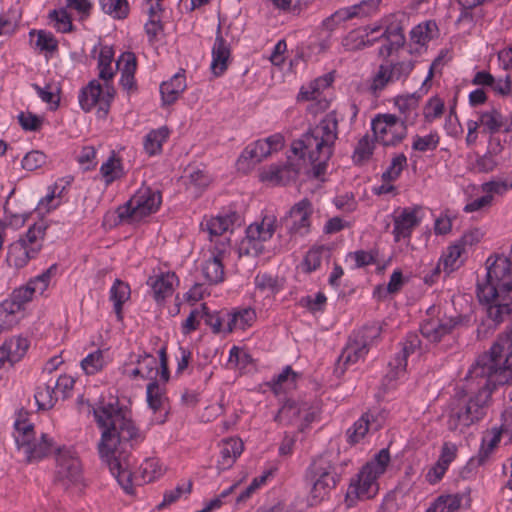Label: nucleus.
Here are the masks:
<instances>
[{
	"mask_svg": "<svg viewBox=\"0 0 512 512\" xmlns=\"http://www.w3.org/2000/svg\"><path fill=\"white\" fill-rule=\"evenodd\" d=\"M392 79L395 82H404L411 74L415 67V62L411 59L400 60L396 62H386Z\"/></svg>",
	"mask_w": 512,
	"mask_h": 512,
	"instance_id": "obj_59",
	"label": "nucleus"
},
{
	"mask_svg": "<svg viewBox=\"0 0 512 512\" xmlns=\"http://www.w3.org/2000/svg\"><path fill=\"white\" fill-rule=\"evenodd\" d=\"M465 253L464 248L455 241L443 251L438 263L446 274H450L463 265Z\"/></svg>",
	"mask_w": 512,
	"mask_h": 512,
	"instance_id": "obj_39",
	"label": "nucleus"
},
{
	"mask_svg": "<svg viewBox=\"0 0 512 512\" xmlns=\"http://www.w3.org/2000/svg\"><path fill=\"white\" fill-rule=\"evenodd\" d=\"M55 481L65 489L82 484V465L73 448L63 447L57 451Z\"/></svg>",
	"mask_w": 512,
	"mask_h": 512,
	"instance_id": "obj_12",
	"label": "nucleus"
},
{
	"mask_svg": "<svg viewBox=\"0 0 512 512\" xmlns=\"http://www.w3.org/2000/svg\"><path fill=\"white\" fill-rule=\"evenodd\" d=\"M48 22L58 33H71L75 30L72 22V15L57 0L56 7L49 11L47 15Z\"/></svg>",
	"mask_w": 512,
	"mask_h": 512,
	"instance_id": "obj_38",
	"label": "nucleus"
},
{
	"mask_svg": "<svg viewBox=\"0 0 512 512\" xmlns=\"http://www.w3.org/2000/svg\"><path fill=\"white\" fill-rule=\"evenodd\" d=\"M34 398L39 410H49L53 408L58 401L51 384H41L37 386Z\"/></svg>",
	"mask_w": 512,
	"mask_h": 512,
	"instance_id": "obj_56",
	"label": "nucleus"
},
{
	"mask_svg": "<svg viewBox=\"0 0 512 512\" xmlns=\"http://www.w3.org/2000/svg\"><path fill=\"white\" fill-rule=\"evenodd\" d=\"M166 467L161 463L158 458H147L139 467V483H149L159 479L164 475Z\"/></svg>",
	"mask_w": 512,
	"mask_h": 512,
	"instance_id": "obj_46",
	"label": "nucleus"
},
{
	"mask_svg": "<svg viewBox=\"0 0 512 512\" xmlns=\"http://www.w3.org/2000/svg\"><path fill=\"white\" fill-rule=\"evenodd\" d=\"M476 115L482 125V132L491 135L503 130L506 123V117L496 108L479 111Z\"/></svg>",
	"mask_w": 512,
	"mask_h": 512,
	"instance_id": "obj_42",
	"label": "nucleus"
},
{
	"mask_svg": "<svg viewBox=\"0 0 512 512\" xmlns=\"http://www.w3.org/2000/svg\"><path fill=\"white\" fill-rule=\"evenodd\" d=\"M381 2L382 0H362L354 5L340 8L323 20L322 25L332 31L347 20L369 16L377 12Z\"/></svg>",
	"mask_w": 512,
	"mask_h": 512,
	"instance_id": "obj_22",
	"label": "nucleus"
},
{
	"mask_svg": "<svg viewBox=\"0 0 512 512\" xmlns=\"http://www.w3.org/2000/svg\"><path fill=\"white\" fill-rule=\"evenodd\" d=\"M391 72L385 63H382L373 74L369 84V91L374 96H378L389 84L394 83Z\"/></svg>",
	"mask_w": 512,
	"mask_h": 512,
	"instance_id": "obj_54",
	"label": "nucleus"
},
{
	"mask_svg": "<svg viewBox=\"0 0 512 512\" xmlns=\"http://www.w3.org/2000/svg\"><path fill=\"white\" fill-rule=\"evenodd\" d=\"M14 438L16 445L28 462L38 461L47 456L52 447V439L47 434L35 436L33 424L27 418V412H18L14 421Z\"/></svg>",
	"mask_w": 512,
	"mask_h": 512,
	"instance_id": "obj_5",
	"label": "nucleus"
},
{
	"mask_svg": "<svg viewBox=\"0 0 512 512\" xmlns=\"http://www.w3.org/2000/svg\"><path fill=\"white\" fill-rule=\"evenodd\" d=\"M314 208L310 200L304 198L296 202L282 219V224L291 240L307 236L312 227Z\"/></svg>",
	"mask_w": 512,
	"mask_h": 512,
	"instance_id": "obj_14",
	"label": "nucleus"
},
{
	"mask_svg": "<svg viewBox=\"0 0 512 512\" xmlns=\"http://www.w3.org/2000/svg\"><path fill=\"white\" fill-rule=\"evenodd\" d=\"M238 215L235 211H222L216 216L204 217L201 221V230L208 234L210 246H214L222 239H229L226 233L232 228Z\"/></svg>",
	"mask_w": 512,
	"mask_h": 512,
	"instance_id": "obj_23",
	"label": "nucleus"
},
{
	"mask_svg": "<svg viewBox=\"0 0 512 512\" xmlns=\"http://www.w3.org/2000/svg\"><path fill=\"white\" fill-rule=\"evenodd\" d=\"M114 95L115 89L110 82L104 81L101 84L99 80L93 79L80 90L78 101L83 111L96 109L98 117L104 118L110 110Z\"/></svg>",
	"mask_w": 512,
	"mask_h": 512,
	"instance_id": "obj_10",
	"label": "nucleus"
},
{
	"mask_svg": "<svg viewBox=\"0 0 512 512\" xmlns=\"http://www.w3.org/2000/svg\"><path fill=\"white\" fill-rule=\"evenodd\" d=\"M312 484L310 490V503L315 505L324 500L330 491L336 486L338 479L326 478V480L310 481Z\"/></svg>",
	"mask_w": 512,
	"mask_h": 512,
	"instance_id": "obj_55",
	"label": "nucleus"
},
{
	"mask_svg": "<svg viewBox=\"0 0 512 512\" xmlns=\"http://www.w3.org/2000/svg\"><path fill=\"white\" fill-rule=\"evenodd\" d=\"M160 357V350L158 351ZM122 374L132 381L150 382L159 379L161 373L160 358L149 353H132L122 365Z\"/></svg>",
	"mask_w": 512,
	"mask_h": 512,
	"instance_id": "obj_13",
	"label": "nucleus"
},
{
	"mask_svg": "<svg viewBox=\"0 0 512 512\" xmlns=\"http://www.w3.org/2000/svg\"><path fill=\"white\" fill-rule=\"evenodd\" d=\"M283 147L284 137L280 133L272 134L248 144L238 157L236 164L238 171L250 172L256 165L279 152Z\"/></svg>",
	"mask_w": 512,
	"mask_h": 512,
	"instance_id": "obj_9",
	"label": "nucleus"
},
{
	"mask_svg": "<svg viewBox=\"0 0 512 512\" xmlns=\"http://www.w3.org/2000/svg\"><path fill=\"white\" fill-rule=\"evenodd\" d=\"M178 283V277L170 271L160 272L150 276L147 280V285L151 288L153 297L157 302H163L170 297Z\"/></svg>",
	"mask_w": 512,
	"mask_h": 512,
	"instance_id": "obj_26",
	"label": "nucleus"
},
{
	"mask_svg": "<svg viewBox=\"0 0 512 512\" xmlns=\"http://www.w3.org/2000/svg\"><path fill=\"white\" fill-rule=\"evenodd\" d=\"M389 463L388 449H381L351 478L346 493V502L349 506H353L358 500L371 499L378 494L379 478L386 472Z\"/></svg>",
	"mask_w": 512,
	"mask_h": 512,
	"instance_id": "obj_4",
	"label": "nucleus"
},
{
	"mask_svg": "<svg viewBox=\"0 0 512 512\" xmlns=\"http://www.w3.org/2000/svg\"><path fill=\"white\" fill-rule=\"evenodd\" d=\"M244 451V443L240 438L223 439L219 444L217 468L219 471L230 469Z\"/></svg>",
	"mask_w": 512,
	"mask_h": 512,
	"instance_id": "obj_27",
	"label": "nucleus"
},
{
	"mask_svg": "<svg viewBox=\"0 0 512 512\" xmlns=\"http://www.w3.org/2000/svg\"><path fill=\"white\" fill-rule=\"evenodd\" d=\"M307 476L309 481L326 480V478H337L335 467L328 455H321L313 460L309 466Z\"/></svg>",
	"mask_w": 512,
	"mask_h": 512,
	"instance_id": "obj_40",
	"label": "nucleus"
},
{
	"mask_svg": "<svg viewBox=\"0 0 512 512\" xmlns=\"http://www.w3.org/2000/svg\"><path fill=\"white\" fill-rule=\"evenodd\" d=\"M276 217L266 215L260 222L250 224L246 235L239 245L240 255H258L263 250V243L270 240L276 228Z\"/></svg>",
	"mask_w": 512,
	"mask_h": 512,
	"instance_id": "obj_15",
	"label": "nucleus"
},
{
	"mask_svg": "<svg viewBox=\"0 0 512 512\" xmlns=\"http://www.w3.org/2000/svg\"><path fill=\"white\" fill-rule=\"evenodd\" d=\"M162 203L159 190L141 186L131 198L116 210L120 222L138 223L156 213Z\"/></svg>",
	"mask_w": 512,
	"mask_h": 512,
	"instance_id": "obj_6",
	"label": "nucleus"
},
{
	"mask_svg": "<svg viewBox=\"0 0 512 512\" xmlns=\"http://www.w3.org/2000/svg\"><path fill=\"white\" fill-rule=\"evenodd\" d=\"M419 344L420 341L416 335L408 336L403 343L401 351L396 353L389 361L383 383L387 389L395 387L398 381L405 378L407 358L415 352Z\"/></svg>",
	"mask_w": 512,
	"mask_h": 512,
	"instance_id": "obj_20",
	"label": "nucleus"
},
{
	"mask_svg": "<svg viewBox=\"0 0 512 512\" xmlns=\"http://www.w3.org/2000/svg\"><path fill=\"white\" fill-rule=\"evenodd\" d=\"M160 364L161 373L159 379L150 382L146 390L147 403L154 414L152 421L156 424L164 423L168 412L164 385L168 382L170 373L165 348L160 349Z\"/></svg>",
	"mask_w": 512,
	"mask_h": 512,
	"instance_id": "obj_11",
	"label": "nucleus"
},
{
	"mask_svg": "<svg viewBox=\"0 0 512 512\" xmlns=\"http://www.w3.org/2000/svg\"><path fill=\"white\" fill-rule=\"evenodd\" d=\"M68 12L74 15L78 21H85L91 14L92 3L90 0H58Z\"/></svg>",
	"mask_w": 512,
	"mask_h": 512,
	"instance_id": "obj_57",
	"label": "nucleus"
},
{
	"mask_svg": "<svg viewBox=\"0 0 512 512\" xmlns=\"http://www.w3.org/2000/svg\"><path fill=\"white\" fill-rule=\"evenodd\" d=\"M338 137V119L334 111L291 145V154L285 163H274L259 171V180L267 185H284L295 179L308 165L320 176L331 158Z\"/></svg>",
	"mask_w": 512,
	"mask_h": 512,
	"instance_id": "obj_2",
	"label": "nucleus"
},
{
	"mask_svg": "<svg viewBox=\"0 0 512 512\" xmlns=\"http://www.w3.org/2000/svg\"><path fill=\"white\" fill-rule=\"evenodd\" d=\"M93 415L101 438L98 451L101 460L126 493L133 492V476L129 450L139 446L146 438L132 419V413L114 400L100 402L93 408Z\"/></svg>",
	"mask_w": 512,
	"mask_h": 512,
	"instance_id": "obj_1",
	"label": "nucleus"
},
{
	"mask_svg": "<svg viewBox=\"0 0 512 512\" xmlns=\"http://www.w3.org/2000/svg\"><path fill=\"white\" fill-rule=\"evenodd\" d=\"M211 53L212 60L210 64V69L215 77H219L227 70L231 59L230 45L223 38L219 30L216 35Z\"/></svg>",
	"mask_w": 512,
	"mask_h": 512,
	"instance_id": "obj_30",
	"label": "nucleus"
},
{
	"mask_svg": "<svg viewBox=\"0 0 512 512\" xmlns=\"http://www.w3.org/2000/svg\"><path fill=\"white\" fill-rule=\"evenodd\" d=\"M22 311L19 309V306L11 301L9 298L5 299L0 304V331L11 328L15 325Z\"/></svg>",
	"mask_w": 512,
	"mask_h": 512,
	"instance_id": "obj_50",
	"label": "nucleus"
},
{
	"mask_svg": "<svg viewBox=\"0 0 512 512\" xmlns=\"http://www.w3.org/2000/svg\"><path fill=\"white\" fill-rule=\"evenodd\" d=\"M29 45L37 53L52 55L58 50V40L54 34L44 29L29 31Z\"/></svg>",
	"mask_w": 512,
	"mask_h": 512,
	"instance_id": "obj_33",
	"label": "nucleus"
},
{
	"mask_svg": "<svg viewBox=\"0 0 512 512\" xmlns=\"http://www.w3.org/2000/svg\"><path fill=\"white\" fill-rule=\"evenodd\" d=\"M393 15L385 16L378 21L362 27L366 47L374 45L380 40L387 44L380 49L381 55H390L393 50L403 46L405 37L401 26L394 20Z\"/></svg>",
	"mask_w": 512,
	"mask_h": 512,
	"instance_id": "obj_8",
	"label": "nucleus"
},
{
	"mask_svg": "<svg viewBox=\"0 0 512 512\" xmlns=\"http://www.w3.org/2000/svg\"><path fill=\"white\" fill-rule=\"evenodd\" d=\"M373 415L371 413H365L362 415L348 430V438L351 443H358L370 429H378L379 424L372 422Z\"/></svg>",
	"mask_w": 512,
	"mask_h": 512,
	"instance_id": "obj_52",
	"label": "nucleus"
},
{
	"mask_svg": "<svg viewBox=\"0 0 512 512\" xmlns=\"http://www.w3.org/2000/svg\"><path fill=\"white\" fill-rule=\"evenodd\" d=\"M70 183V179L60 178L55 181L54 184L49 186L46 195L39 200L35 209L36 212L39 215H44L59 207L61 204L62 196Z\"/></svg>",
	"mask_w": 512,
	"mask_h": 512,
	"instance_id": "obj_29",
	"label": "nucleus"
},
{
	"mask_svg": "<svg viewBox=\"0 0 512 512\" xmlns=\"http://www.w3.org/2000/svg\"><path fill=\"white\" fill-rule=\"evenodd\" d=\"M424 210L419 205L397 208L393 212V236L396 242L411 237L413 230L421 223Z\"/></svg>",
	"mask_w": 512,
	"mask_h": 512,
	"instance_id": "obj_21",
	"label": "nucleus"
},
{
	"mask_svg": "<svg viewBox=\"0 0 512 512\" xmlns=\"http://www.w3.org/2000/svg\"><path fill=\"white\" fill-rule=\"evenodd\" d=\"M92 54H97V69L99 79L111 82L115 76L116 64L114 65V49L110 45L96 44Z\"/></svg>",
	"mask_w": 512,
	"mask_h": 512,
	"instance_id": "obj_31",
	"label": "nucleus"
},
{
	"mask_svg": "<svg viewBox=\"0 0 512 512\" xmlns=\"http://www.w3.org/2000/svg\"><path fill=\"white\" fill-rule=\"evenodd\" d=\"M32 88L37 96L46 104L50 110H56L60 103V88L56 82L45 83L41 86L37 83L32 84Z\"/></svg>",
	"mask_w": 512,
	"mask_h": 512,
	"instance_id": "obj_48",
	"label": "nucleus"
},
{
	"mask_svg": "<svg viewBox=\"0 0 512 512\" xmlns=\"http://www.w3.org/2000/svg\"><path fill=\"white\" fill-rule=\"evenodd\" d=\"M485 268L476 292L488 320L496 327L512 317V260L504 254H492L486 259Z\"/></svg>",
	"mask_w": 512,
	"mask_h": 512,
	"instance_id": "obj_3",
	"label": "nucleus"
},
{
	"mask_svg": "<svg viewBox=\"0 0 512 512\" xmlns=\"http://www.w3.org/2000/svg\"><path fill=\"white\" fill-rule=\"evenodd\" d=\"M101 9L115 19H124L129 13L127 0H99Z\"/></svg>",
	"mask_w": 512,
	"mask_h": 512,
	"instance_id": "obj_61",
	"label": "nucleus"
},
{
	"mask_svg": "<svg viewBox=\"0 0 512 512\" xmlns=\"http://www.w3.org/2000/svg\"><path fill=\"white\" fill-rule=\"evenodd\" d=\"M2 349L7 353L8 362L14 363L19 361L27 352L29 341L26 337L14 336L5 341Z\"/></svg>",
	"mask_w": 512,
	"mask_h": 512,
	"instance_id": "obj_49",
	"label": "nucleus"
},
{
	"mask_svg": "<svg viewBox=\"0 0 512 512\" xmlns=\"http://www.w3.org/2000/svg\"><path fill=\"white\" fill-rule=\"evenodd\" d=\"M230 248V241L228 239H222L214 246H210L208 251L204 254V259L201 263V271L204 278L209 283L217 284L223 280V261L229 255Z\"/></svg>",
	"mask_w": 512,
	"mask_h": 512,
	"instance_id": "obj_19",
	"label": "nucleus"
},
{
	"mask_svg": "<svg viewBox=\"0 0 512 512\" xmlns=\"http://www.w3.org/2000/svg\"><path fill=\"white\" fill-rule=\"evenodd\" d=\"M137 69L136 56L132 52H123L116 61V70L121 73L120 83L128 91L135 88V72Z\"/></svg>",
	"mask_w": 512,
	"mask_h": 512,
	"instance_id": "obj_34",
	"label": "nucleus"
},
{
	"mask_svg": "<svg viewBox=\"0 0 512 512\" xmlns=\"http://www.w3.org/2000/svg\"><path fill=\"white\" fill-rule=\"evenodd\" d=\"M228 320L231 326V333L236 331H246L254 325L257 314L254 308L248 306L235 307L227 310Z\"/></svg>",
	"mask_w": 512,
	"mask_h": 512,
	"instance_id": "obj_35",
	"label": "nucleus"
},
{
	"mask_svg": "<svg viewBox=\"0 0 512 512\" xmlns=\"http://www.w3.org/2000/svg\"><path fill=\"white\" fill-rule=\"evenodd\" d=\"M296 373L290 366H286L279 374L274 376L270 382L271 390L280 395L289 389H292L296 383Z\"/></svg>",
	"mask_w": 512,
	"mask_h": 512,
	"instance_id": "obj_51",
	"label": "nucleus"
},
{
	"mask_svg": "<svg viewBox=\"0 0 512 512\" xmlns=\"http://www.w3.org/2000/svg\"><path fill=\"white\" fill-rule=\"evenodd\" d=\"M130 295L131 290L127 283L119 279L113 282L109 290V300L113 304V310L118 320H122L123 305L130 299Z\"/></svg>",
	"mask_w": 512,
	"mask_h": 512,
	"instance_id": "obj_43",
	"label": "nucleus"
},
{
	"mask_svg": "<svg viewBox=\"0 0 512 512\" xmlns=\"http://www.w3.org/2000/svg\"><path fill=\"white\" fill-rule=\"evenodd\" d=\"M442 56H438L430 65L428 73L417 92L405 95H398L394 98V106L401 115L400 120L404 124H412L418 116V105L422 95L426 94L431 87V80L434 76V69L440 65Z\"/></svg>",
	"mask_w": 512,
	"mask_h": 512,
	"instance_id": "obj_16",
	"label": "nucleus"
},
{
	"mask_svg": "<svg viewBox=\"0 0 512 512\" xmlns=\"http://www.w3.org/2000/svg\"><path fill=\"white\" fill-rule=\"evenodd\" d=\"M375 139L384 146H394L407 134V126L393 114H379L371 122Z\"/></svg>",
	"mask_w": 512,
	"mask_h": 512,
	"instance_id": "obj_17",
	"label": "nucleus"
},
{
	"mask_svg": "<svg viewBox=\"0 0 512 512\" xmlns=\"http://www.w3.org/2000/svg\"><path fill=\"white\" fill-rule=\"evenodd\" d=\"M99 173L106 186H109L113 182L121 179L125 176L122 159L115 152H112L101 164Z\"/></svg>",
	"mask_w": 512,
	"mask_h": 512,
	"instance_id": "obj_36",
	"label": "nucleus"
},
{
	"mask_svg": "<svg viewBox=\"0 0 512 512\" xmlns=\"http://www.w3.org/2000/svg\"><path fill=\"white\" fill-rule=\"evenodd\" d=\"M206 315V305L202 304L199 307L192 309L185 319V321L181 324V331L184 335H189L192 332L196 331L202 320H205L204 316Z\"/></svg>",
	"mask_w": 512,
	"mask_h": 512,
	"instance_id": "obj_63",
	"label": "nucleus"
},
{
	"mask_svg": "<svg viewBox=\"0 0 512 512\" xmlns=\"http://www.w3.org/2000/svg\"><path fill=\"white\" fill-rule=\"evenodd\" d=\"M407 165V158L404 154L400 153L395 155L392 159L388 167L381 175L382 181H392L395 182L401 175L402 171Z\"/></svg>",
	"mask_w": 512,
	"mask_h": 512,
	"instance_id": "obj_62",
	"label": "nucleus"
},
{
	"mask_svg": "<svg viewBox=\"0 0 512 512\" xmlns=\"http://www.w3.org/2000/svg\"><path fill=\"white\" fill-rule=\"evenodd\" d=\"M255 296L269 301L282 290L277 278L268 274H258L254 279Z\"/></svg>",
	"mask_w": 512,
	"mask_h": 512,
	"instance_id": "obj_44",
	"label": "nucleus"
},
{
	"mask_svg": "<svg viewBox=\"0 0 512 512\" xmlns=\"http://www.w3.org/2000/svg\"><path fill=\"white\" fill-rule=\"evenodd\" d=\"M205 323L211 328L214 334L228 335L231 333V326L228 320V312H209L206 308L204 316Z\"/></svg>",
	"mask_w": 512,
	"mask_h": 512,
	"instance_id": "obj_53",
	"label": "nucleus"
},
{
	"mask_svg": "<svg viewBox=\"0 0 512 512\" xmlns=\"http://www.w3.org/2000/svg\"><path fill=\"white\" fill-rule=\"evenodd\" d=\"M468 315H449L442 307L433 305L427 309L426 318L423 320L420 330L424 338L430 342H439L455 329L469 324Z\"/></svg>",
	"mask_w": 512,
	"mask_h": 512,
	"instance_id": "obj_7",
	"label": "nucleus"
},
{
	"mask_svg": "<svg viewBox=\"0 0 512 512\" xmlns=\"http://www.w3.org/2000/svg\"><path fill=\"white\" fill-rule=\"evenodd\" d=\"M37 255L38 254L35 253V250L25 246L24 242L15 241L9 246L6 260L10 267L21 269Z\"/></svg>",
	"mask_w": 512,
	"mask_h": 512,
	"instance_id": "obj_37",
	"label": "nucleus"
},
{
	"mask_svg": "<svg viewBox=\"0 0 512 512\" xmlns=\"http://www.w3.org/2000/svg\"><path fill=\"white\" fill-rule=\"evenodd\" d=\"M439 29L435 21L427 20L419 23L410 31V53L422 54L428 43L438 36Z\"/></svg>",
	"mask_w": 512,
	"mask_h": 512,
	"instance_id": "obj_25",
	"label": "nucleus"
},
{
	"mask_svg": "<svg viewBox=\"0 0 512 512\" xmlns=\"http://www.w3.org/2000/svg\"><path fill=\"white\" fill-rule=\"evenodd\" d=\"M445 110L444 100L438 96L430 97L423 106L422 114L424 120L428 123H433L441 118Z\"/></svg>",
	"mask_w": 512,
	"mask_h": 512,
	"instance_id": "obj_58",
	"label": "nucleus"
},
{
	"mask_svg": "<svg viewBox=\"0 0 512 512\" xmlns=\"http://www.w3.org/2000/svg\"><path fill=\"white\" fill-rule=\"evenodd\" d=\"M381 328L377 324L363 327L351 338L344 348L340 361L345 366L355 364L363 359L369 351V346L380 336Z\"/></svg>",
	"mask_w": 512,
	"mask_h": 512,
	"instance_id": "obj_18",
	"label": "nucleus"
},
{
	"mask_svg": "<svg viewBox=\"0 0 512 512\" xmlns=\"http://www.w3.org/2000/svg\"><path fill=\"white\" fill-rule=\"evenodd\" d=\"M333 82V77L329 74L318 77L315 80L311 81L308 85L302 86L297 100L301 101H311L315 102V104H311L308 107V110L316 113L319 110H325L329 106V102L325 96H323L324 90L331 86Z\"/></svg>",
	"mask_w": 512,
	"mask_h": 512,
	"instance_id": "obj_24",
	"label": "nucleus"
},
{
	"mask_svg": "<svg viewBox=\"0 0 512 512\" xmlns=\"http://www.w3.org/2000/svg\"><path fill=\"white\" fill-rule=\"evenodd\" d=\"M440 137L437 132L432 131L426 135H415L412 138L411 147L414 151H433L439 144Z\"/></svg>",
	"mask_w": 512,
	"mask_h": 512,
	"instance_id": "obj_60",
	"label": "nucleus"
},
{
	"mask_svg": "<svg viewBox=\"0 0 512 512\" xmlns=\"http://www.w3.org/2000/svg\"><path fill=\"white\" fill-rule=\"evenodd\" d=\"M170 131L166 126L151 130L144 138V149L147 154L154 156L162 151L163 143L166 142Z\"/></svg>",
	"mask_w": 512,
	"mask_h": 512,
	"instance_id": "obj_47",
	"label": "nucleus"
},
{
	"mask_svg": "<svg viewBox=\"0 0 512 512\" xmlns=\"http://www.w3.org/2000/svg\"><path fill=\"white\" fill-rule=\"evenodd\" d=\"M57 271L56 264L51 265L47 270H45L40 275L32 278L28 284L33 289V292L36 296L43 295V293L47 290L50 285L52 277L55 275Z\"/></svg>",
	"mask_w": 512,
	"mask_h": 512,
	"instance_id": "obj_64",
	"label": "nucleus"
},
{
	"mask_svg": "<svg viewBox=\"0 0 512 512\" xmlns=\"http://www.w3.org/2000/svg\"><path fill=\"white\" fill-rule=\"evenodd\" d=\"M186 88V74L184 70H180L169 80L161 83L160 94L162 103L164 105L173 104L178 100Z\"/></svg>",
	"mask_w": 512,
	"mask_h": 512,
	"instance_id": "obj_32",
	"label": "nucleus"
},
{
	"mask_svg": "<svg viewBox=\"0 0 512 512\" xmlns=\"http://www.w3.org/2000/svg\"><path fill=\"white\" fill-rule=\"evenodd\" d=\"M111 362L107 350L97 349L88 353L80 362L81 368L86 375H95L103 370Z\"/></svg>",
	"mask_w": 512,
	"mask_h": 512,
	"instance_id": "obj_41",
	"label": "nucleus"
},
{
	"mask_svg": "<svg viewBox=\"0 0 512 512\" xmlns=\"http://www.w3.org/2000/svg\"><path fill=\"white\" fill-rule=\"evenodd\" d=\"M47 227V222L42 219L30 226L26 234L20 237L17 241L24 242L25 246L33 248L35 253L38 254L42 249Z\"/></svg>",
	"mask_w": 512,
	"mask_h": 512,
	"instance_id": "obj_45",
	"label": "nucleus"
},
{
	"mask_svg": "<svg viewBox=\"0 0 512 512\" xmlns=\"http://www.w3.org/2000/svg\"><path fill=\"white\" fill-rule=\"evenodd\" d=\"M462 506L466 508L471 506L470 490L440 495L430 505L427 512H457Z\"/></svg>",
	"mask_w": 512,
	"mask_h": 512,
	"instance_id": "obj_28",
	"label": "nucleus"
}]
</instances>
